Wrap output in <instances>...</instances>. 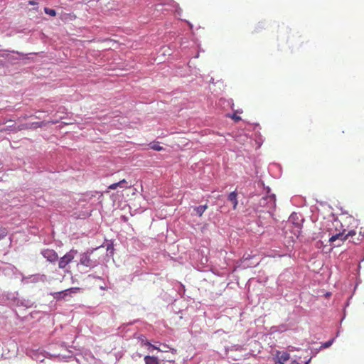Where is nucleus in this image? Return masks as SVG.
<instances>
[{
  "label": "nucleus",
  "instance_id": "obj_1",
  "mask_svg": "<svg viewBox=\"0 0 364 364\" xmlns=\"http://www.w3.org/2000/svg\"><path fill=\"white\" fill-rule=\"evenodd\" d=\"M77 254V250H70L64 256L60 258L58 261V267L63 269H65L68 267V265L73 262Z\"/></svg>",
  "mask_w": 364,
  "mask_h": 364
},
{
  "label": "nucleus",
  "instance_id": "obj_2",
  "mask_svg": "<svg viewBox=\"0 0 364 364\" xmlns=\"http://www.w3.org/2000/svg\"><path fill=\"white\" fill-rule=\"evenodd\" d=\"M345 232L346 230H343L341 232H338L332 235L329 238V242L332 243L336 242V240H340L341 242H343L344 241L347 240L350 237H353L356 234L355 230H350L347 234H345Z\"/></svg>",
  "mask_w": 364,
  "mask_h": 364
},
{
  "label": "nucleus",
  "instance_id": "obj_3",
  "mask_svg": "<svg viewBox=\"0 0 364 364\" xmlns=\"http://www.w3.org/2000/svg\"><path fill=\"white\" fill-rule=\"evenodd\" d=\"M77 265L85 266L86 267H94L96 266L95 262H92L87 252H85L80 255V259Z\"/></svg>",
  "mask_w": 364,
  "mask_h": 364
},
{
  "label": "nucleus",
  "instance_id": "obj_4",
  "mask_svg": "<svg viewBox=\"0 0 364 364\" xmlns=\"http://www.w3.org/2000/svg\"><path fill=\"white\" fill-rule=\"evenodd\" d=\"M42 255L50 262H55L58 259V254L53 250L46 249L42 251Z\"/></svg>",
  "mask_w": 364,
  "mask_h": 364
},
{
  "label": "nucleus",
  "instance_id": "obj_5",
  "mask_svg": "<svg viewBox=\"0 0 364 364\" xmlns=\"http://www.w3.org/2000/svg\"><path fill=\"white\" fill-rule=\"evenodd\" d=\"M276 358L277 359V363L279 364H284L290 359V355L287 352L277 351Z\"/></svg>",
  "mask_w": 364,
  "mask_h": 364
},
{
  "label": "nucleus",
  "instance_id": "obj_6",
  "mask_svg": "<svg viewBox=\"0 0 364 364\" xmlns=\"http://www.w3.org/2000/svg\"><path fill=\"white\" fill-rule=\"evenodd\" d=\"M228 200H230L232 204V208L234 210L237 208V205L238 203L237 201V193L236 191L231 192L228 196Z\"/></svg>",
  "mask_w": 364,
  "mask_h": 364
},
{
  "label": "nucleus",
  "instance_id": "obj_7",
  "mask_svg": "<svg viewBox=\"0 0 364 364\" xmlns=\"http://www.w3.org/2000/svg\"><path fill=\"white\" fill-rule=\"evenodd\" d=\"M263 200H267V203H269V208H272L276 206V198L274 194L269 195L265 198H262Z\"/></svg>",
  "mask_w": 364,
  "mask_h": 364
},
{
  "label": "nucleus",
  "instance_id": "obj_8",
  "mask_svg": "<svg viewBox=\"0 0 364 364\" xmlns=\"http://www.w3.org/2000/svg\"><path fill=\"white\" fill-rule=\"evenodd\" d=\"M145 364H159L158 358L154 356L146 355L144 357Z\"/></svg>",
  "mask_w": 364,
  "mask_h": 364
},
{
  "label": "nucleus",
  "instance_id": "obj_9",
  "mask_svg": "<svg viewBox=\"0 0 364 364\" xmlns=\"http://www.w3.org/2000/svg\"><path fill=\"white\" fill-rule=\"evenodd\" d=\"M208 209V205H200L198 207L194 208V210L196 211V215H198L199 217H201L203 214V213Z\"/></svg>",
  "mask_w": 364,
  "mask_h": 364
},
{
  "label": "nucleus",
  "instance_id": "obj_10",
  "mask_svg": "<svg viewBox=\"0 0 364 364\" xmlns=\"http://www.w3.org/2000/svg\"><path fill=\"white\" fill-rule=\"evenodd\" d=\"M50 294L53 295L54 299H60V298L67 296V291L63 290V291H61L52 293Z\"/></svg>",
  "mask_w": 364,
  "mask_h": 364
},
{
  "label": "nucleus",
  "instance_id": "obj_11",
  "mask_svg": "<svg viewBox=\"0 0 364 364\" xmlns=\"http://www.w3.org/2000/svg\"><path fill=\"white\" fill-rule=\"evenodd\" d=\"M150 146H151V148L152 149L156 150V151H162V150H164V147L160 146L159 143L151 144Z\"/></svg>",
  "mask_w": 364,
  "mask_h": 364
},
{
  "label": "nucleus",
  "instance_id": "obj_12",
  "mask_svg": "<svg viewBox=\"0 0 364 364\" xmlns=\"http://www.w3.org/2000/svg\"><path fill=\"white\" fill-rule=\"evenodd\" d=\"M44 11L46 14H48L51 16H56V11L54 9H49V8H44Z\"/></svg>",
  "mask_w": 364,
  "mask_h": 364
},
{
  "label": "nucleus",
  "instance_id": "obj_13",
  "mask_svg": "<svg viewBox=\"0 0 364 364\" xmlns=\"http://www.w3.org/2000/svg\"><path fill=\"white\" fill-rule=\"evenodd\" d=\"M117 183H119V187L126 188L131 187V186H127V182L125 179L121 180L120 181L117 182Z\"/></svg>",
  "mask_w": 364,
  "mask_h": 364
},
{
  "label": "nucleus",
  "instance_id": "obj_14",
  "mask_svg": "<svg viewBox=\"0 0 364 364\" xmlns=\"http://www.w3.org/2000/svg\"><path fill=\"white\" fill-rule=\"evenodd\" d=\"M65 291H67V293L68 291L70 293H77V291H80V288L79 287H72V288L65 289Z\"/></svg>",
  "mask_w": 364,
  "mask_h": 364
},
{
  "label": "nucleus",
  "instance_id": "obj_15",
  "mask_svg": "<svg viewBox=\"0 0 364 364\" xmlns=\"http://www.w3.org/2000/svg\"><path fill=\"white\" fill-rule=\"evenodd\" d=\"M333 342V339H332V340H331V341H327V342L324 343L323 344V348H326L330 347V346L332 345Z\"/></svg>",
  "mask_w": 364,
  "mask_h": 364
},
{
  "label": "nucleus",
  "instance_id": "obj_16",
  "mask_svg": "<svg viewBox=\"0 0 364 364\" xmlns=\"http://www.w3.org/2000/svg\"><path fill=\"white\" fill-rule=\"evenodd\" d=\"M117 187H119V183H112L111 185H109L108 186V189H110V190H114L116 189Z\"/></svg>",
  "mask_w": 364,
  "mask_h": 364
},
{
  "label": "nucleus",
  "instance_id": "obj_17",
  "mask_svg": "<svg viewBox=\"0 0 364 364\" xmlns=\"http://www.w3.org/2000/svg\"><path fill=\"white\" fill-rule=\"evenodd\" d=\"M6 235V231L5 229L0 230V240Z\"/></svg>",
  "mask_w": 364,
  "mask_h": 364
},
{
  "label": "nucleus",
  "instance_id": "obj_18",
  "mask_svg": "<svg viewBox=\"0 0 364 364\" xmlns=\"http://www.w3.org/2000/svg\"><path fill=\"white\" fill-rule=\"evenodd\" d=\"M144 345L149 346V347H151V348H154V349L159 350V348H157L156 346H154V345L151 344L149 341H146V342L144 343Z\"/></svg>",
  "mask_w": 364,
  "mask_h": 364
},
{
  "label": "nucleus",
  "instance_id": "obj_19",
  "mask_svg": "<svg viewBox=\"0 0 364 364\" xmlns=\"http://www.w3.org/2000/svg\"><path fill=\"white\" fill-rule=\"evenodd\" d=\"M291 364H301L295 360L292 361Z\"/></svg>",
  "mask_w": 364,
  "mask_h": 364
},
{
  "label": "nucleus",
  "instance_id": "obj_20",
  "mask_svg": "<svg viewBox=\"0 0 364 364\" xmlns=\"http://www.w3.org/2000/svg\"><path fill=\"white\" fill-rule=\"evenodd\" d=\"M234 119L235 120H239V119H240V117H234Z\"/></svg>",
  "mask_w": 364,
  "mask_h": 364
},
{
  "label": "nucleus",
  "instance_id": "obj_21",
  "mask_svg": "<svg viewBox=\"0 0 364 364\" xmlns=\"http://www.w3.org/2000/svg\"><path fill=\"white\" fill-rule=\"evenodd\" d=\"M30 4L33 5L35 3L33 1H30Z\"/></svg>",
  "mask_w": 364,
  "mask_h": 364
}]
</instances>
